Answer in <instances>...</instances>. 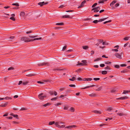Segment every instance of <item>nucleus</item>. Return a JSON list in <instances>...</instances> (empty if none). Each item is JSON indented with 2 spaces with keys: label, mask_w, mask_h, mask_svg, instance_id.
<instances>
[{
  "label": "nucleus",
  "mask_w": 130,
  "mask_h": 130,
  "mask_svg": "<svg viewBox=\"0 0 130 130\" xmlns=\"http://www.w3.org/2000/svg\"><path fill=\"white\" fill-rule=\"evenodd\" d=\"M128 98L127 97L125 96L124 97H121V98H118L117 99L118 100H124L125 99H126Z\"/></svg>",
  "instance_id": "obj_6"
},
{
  "label": "nucleus",
  "mask_w": 130,
  "mask_h": 130,
  "mask_svg": "<svg viewBox=\"0 0 130 130\" xmlns=\"http://www.w3.org/2000/svg\"><path fill=\"white\" fill-rule=\"evenodd\" d=\"M63 24L62 23H57L56 24V25H63Z\"/></svg>",
  "instance_id": "obj_29"
},
{
  "label": "nucleus",
  "mask_w": 130,
  "mask_h": 130,
  "mask_svg": "<svg viewBox=\"0 0 130 130\" xmlns=\"http://www.w3.org/2000/svg\"><path fill=\"white\" fill-rule=\"evenodd\" d=\"M115 55L118 58H121V56L119 53H116Z\"/></svg>",
  "instance_id": "obj_5"
},
{
  "label": "nucleus",
  "mask_w": 130,
  "mask_h": 130,
  "mask_svg": "<svg viewBox=\"0 0 130 130\" xmlns=\"http://www.w3.org/2000/svg\"><path fill=\"white\" fill-rule=\"evenodd\" d=\"M35 75L34 74H29L26 75V76L28 77H31Z\"/></svg>",
  "instance_id": "obj_14"
},
{
  "label": "nucleus",
  "mask_w": 130,
  "mask_h": 130,
  "mask_svg": "<svg viewBox=\"0 0 130 130\" xmlns=\"http://www.w3.org/2000/svg\"><path fill=\"white\" fill-rule=\"evenodd\" d=\"M88 47L87 46H83V48L85 50H86L87 48H88Z\"/></svg>",
  "instance_id": "obj_32"
},
{
  "label": "nucleus",
  "mask_w": 130,
  "mask_h": 130,
  "mask_svg": "<svg viewBox=\"0 0 130 130\" xmlns=\"http://www.w3.org/2000/svg\"><path fill=\"white\" fill-rule=\"evenodd\" d=\"M113 109V108L111 107H108L107 109V110L108 111H111Z\"/></svg>",
  "instance_id": "obj_25"
},
{
  "label": "nucleus",
  "mask_w": 130,
  "mask_h": 130,
  "mask_svg": "<svg viewBox=\"0 0 130 130\" xmlns=\"http://www.w3.org/2000/svg\"><path fill=\"white\" fill-rule=\"evenodd\" d=\"M64 7V6L63 5H61V6H60L59 8H63V7Z\"/></svg>",
  "instance_id": "obj_57"
},
{
  "label": "nucleus",
  "mask_w": 130,
  "mask_h": 130,
  "mask_svg": "<svg viewBox=\"0 0 130 130\" xmlns=\"http://www.w3.org/2000/svg\"><path fill=\"white\" fill-rule=\"evenodd\" d=\"M89 95L92 97H93L96 96V95L94 93H92L89 94Z\"/></svg>",
  "instance_id": "obj_10"
},
{
  "label": "nucleus",
  "mask_w": 130,
  "mask_h": 130,
  "mask_svg": "<svg viewBox=\"0 0 130 130\" xmlns=\"http://www.w3.org/2000/svg\"><path fill=\"white\" fill-rule=\"evenodd\" d=\"M63 18H70V16L69 15H64L62 16Z\"/></svg>",
  "instance_id": "obj_22"
},
{
  "label": "nucleus",
  "mask_w": 130,
  "mask_h": 130,
  "mask_svg": "<svg viewBox=\"0 0 130 130\" xmlns=\"http://www.w3.org/2000/svg\"><path fill=\"white\" fill-rule=\"evenodd\" d=\"M100 79V78H94L93 80H99Z\"/></svg>",
  "instance_id": "obj_46"
},
{
  "label": "nucleus",
  "mask_w": 130,
  "mask_h": 130,
  "mask_svg": "<svg viewBox=\"0 0 130 130\" xmlns=\"http://www.w3.org/2000/svg\"><path fill=\"white\" fill-rule=\"evenodd\" d=\"M12 5L17 6H19V4L17 3H13L12 4Z\"/></svg>",
  "instance_id": "obj_33"
},
{
  "label": "nucleus",
  "mask_w": 130,
  "mask_h": 130,
  "mask_svg": "<svg viewBox=\"0 0 130 130\" xmlns=\"http://www.w3.org/2000/svg\"><path fill=\"white\" fill-rule=\"evenodd\" d=\"M98 22V20H95L93 21V22L95 24H97Z\"/></svg>",
  "instance_id": "obj_34"
},
{
  "label": "nucleus",
  "mask_w": 130,
  "mask_h": 130,
  "mask_svg": "<svg viewBox=\"0 0 130 130\" xmlns=\"http://www.w3.org/2000/svg\"><path fill=\"white\" fill-rule=\"evenodd\" d=\"M66 47H67L66 45L65 46H64L62 48V51H64L66 49Z\"/></svg>",
  "instance_id": "obj_52"
},
{
  "label": "nucleus",
  "mask_w": 130,
  "mask_h": 130,
  "mask_svg": "<svg viewBox=\"0 0 130 130\" xmlns=\"http://www.w3.org/2000/svg\"><path fill=\"white\" fill-rule=\"evenodd\" d=\"M28 82L27 81L23 82V85H26L28 84Z\"/></svg>",
  "instance_id": "obj_16"
},
{
  "label": "nucleus",
  "mask_w": 130,
  "mask_h": 130,
  "mask_svg": "<svg viewBox=\"0 0 130 130\" xmlns=\"http://www.w3.org/2000/svg\"><path fill=\"white\" fill-rule=\"evenodd\" d=\"M7 104V103H6L4 104H2L0 105V106L1 107H5L6 106V105Z\"/></svg>",
  "instance_id": "obj_15"
},
{
  "label": "nucleus",
  "mask_w": 130,
  "mask_h": 130,
  "mask_svg": "<svg viewBox=\"0 0 130 130\" xmlns=\"http://www.w3.org/2000/svg\"><path fill=\"white\" fill-rule=\"evenodd\" d=\"M107 72L106 71H102V73L103 74H107Z\"/></svg>",
  "instance_id": "obj_23"
},
{
  "label": "nucleus",
  "mask_w": 130,
  "mask_h": 130,
  "mask_svg": "<svg viewBox=\"0 0 130 130\" xmlns=\"http://www.w3.org/2000/svg\"><path fill=\"white\" fill-rule=\"evenodd\" d=\"M129 43H127L126 44H125L124 45V47H125Z\"/></svg>",
  "instance_id": "obj_61"
},
{
  "label": "nucleus",
  "mask_w": 130,
  "mask_h": 130,
  "mask_svg": "<svg viewBox=\"0 0 130 130\" xmlns=\"http://www.w3.org/2000/svg\"><path fill=\"white\" fill-rule=\"evenodd\" d=\"M55 123V122L54 121L50 122L48 124L49 125H51Z\"/></svg>",
  "instance_id": "obj_21"
},
{
  "label": "nucleus",
  "mask_w": 130,
  "mask_h": 130,
  "mask_svg": "<svg viewBox=\"0 0 130 130\" xmlns=\"http://www.w3.org/2000/svg\"><path fill=\"white\" fill-rule=\"evenodd\" d=\"M27 110V109L25 108H21V109L20 110Z\"/></svg>",
  "instance_id": "obj_50"
},
{
  "label": "nucleus",
  "mask_w": 130,
  "mask_h": 130,
  "mask_svg": "<svg viewBox=\"0 0 130 130\" xmlns=\"http://www.w3.org/2000/svg\"><path fill=\"white\" fill-rule=\"evenodd\" d=\"M21 40L24 41V42H29L30 41V40L26 37H23L21 38Z\"/></svg>",
  "instance_id": "obj_1"
},
{
  "label": "nucleus",
  "mask_w": 130,
  "mask_h": 130,
  "mask_svg": "<svg viewBox=\"0 0 130 130\" xmlns=\"http://www.w3.org/2000/svg\"><path fill=\"white\" fill-rule=\"evenodd\" d=\"M86 2V1L85 0L78 7V8H80L83 7L84 6V4Z\"/></svg>",
  "instance_id": "obj_4"
},
{
  "label": "nucleus",
  "mask_w": 130,
  "mask_h": 130,
  "mask_svg": "<svg viewBox=\"0 0 130 130\" xmlns=\"http://www.w3.org/2000/svg\"><path fill=\"white\" fill-rule=\"evenodd\" d=\"M111 63V62H108V61H106V62H105V64H110Z\"/></svg>",
  "instance_id": "obj_54"
},
{
  "label": "nucleus",
  "mask_w": 130,
  "mask_h": 130,
  "mask_svg": "<svg viewBox=\"0 0 130 130\" xmlns=\"http://www.w3.org/2000/svg\"><path fill=\"white\" fill-rule=\"evenodd\" d=\"M100 66L101 67H103L105 66V65L104 64H100Z\"/></svg>",
  "instance_id": "obj_53"
},
{
  "label": "nucleus",
  "mask_w": 130,
  "mask_h": 130,
  "mask_svg": "<svg viewBox=\"0 0 130 130\" xmlns=\"http://www.w3.org/2000/svg\"><path fill=\"white\" fill-rule=\"evenodd\" d=\"M103 42V40H99V42L100 43H101Z\"/></svg>",
  "instance_id": "obj_63"
},
{
  "label": "nucleus",
  "mask_w": 130,
  "mask_h": 130,
  "mask_svg": "<svg viewBox=\"0 0 130 130\" xmlns=\"http://www.w3.org/2000/svg\"><path fill=\"white\" fill-rule=\"evenodd\" d=\"M93 112L95 113H97L98 114H100L101 113V112L100 111H98L96 110H94L93 111Z\"/></svg>",
  "instance_id": "obj_19"
},
{
  "label": "nucleus",
  "mask_w": 130,
  "mask_h": 130,
  "mask_svg": "<svg viewBox=\"0 0 130 130\" xmlns=\"http://www.w3.org/2000/svg\"><path fill=\"white\" fill-rule=\"evenodd\" d=\"M47 4V3H45L44 2H40L38 3V4L39 5H40V6H42L44 5Z\"/></svg>",
  "instance_id": "obj_3"
},
{
  "label": "nucleus",
  "mask_w": 130,
  "mask_h": 130,
  "mask_svg": "<svg viewBox=\"0 0 130 130\" xmlns=\"http://www.w3.org/2000/svg\"><path fill=\"white\" fill-rule=\"evenodd\" d=\"M112 50L113 51H114L115 52H118V50L117 49H112Z\"/></svg>",
  "instance_id": "obj_55"
},
{
  "label": "nucleus",
  "mask_w": 130,
  "mask_h": 130,
  "mask_svg": "<svg viewBox=\"0 0 130 130\" xmlns=\"http://www.w3.org/2000/svg\"><path fill=\"white\" fill-rule=\"evenodd\" d=\"M54 94L55 95H57V93L55 91H54Z\"/></svg>",
  "instance_id": "obj_59"
},
{
  "label": "nucleus",
  "mask_w": 130,
  "mask_h": 130,
  "mask_svg": "<svg viewBox=\"0 0 130 130\" xmlns=\"http://www.w3.org/2000/svg\"><path fill=\"white\" fill-rule=\"evenodd\" d=\"M99 11V10L98 9H95L94 12H98Z\"/></svg>",
  "instance_id": "obj_62"
},
{
  "label": "nucleus",
  "mask_w": 130,
  "mask_h": 130,
  "mask_svg": "<svg viewBox=\"0 0 130 130\" xmlns=\"http://www.w3.org/2000/svg\"><path fill=\"white\" fill-rule=\"evenodd\" d=\"M41 39V38H35L33 39H30V41H35L37 40H40Z\"/></svg>",
  "instance_id": "obj_8"
},
{
  "label": "nucleus",
  "mask_w": 130,
  "mask_h": 130,
  "mask_svg": "<svg viewBox=\"0 0 130 130\" xmlns=\"http://www.w3.org/2000/svg\"><path fill=\"white\" fill-rule=\"evenodd\" d=\"M25 13L24 12H22L20 14V15L21 16H23L25 15Z\"/></svg>",
  "instance_id": "obj_31"
},
{
  "label": "nucleus",
  "mask_w": 130,
  "mask_h": 130,
  "mask_svg": "<svg viewBox=\"0 0 130 130\" xmlns=\"http://www.w3.org/2000/svg\"><path fill=\"white\" fill-rule=\"evenodd\" d=\"M117 1L116 0L113 1L110 4V6H113L115 3H116Z\"/></svg>",
  "instance_id": "obj_9"
},
{
  "label": "nucleus",
  "mask_w": 130,
  "mask_h": 130,
  "mask_svg": "<svg viewBox=\"0 0 130 130\" xmlns=\"http://www.w3.org/2000/svg\"><path fill=\"white\" fill-rule=\"evenodd\" d=\"M57 99V97L51 99V100L52 101H55Z\"/></svg>",
  "instance_id": "obj_37"
},
{
  "label": "nucleus",
  "mask_w": 130,
  "mask_h": 130,
  "mask_svg": "<svg viewBox=\"0 0 130 130\" xmlns=\"http://www.w3.org/2000/svg\"><path fill=\"white\" fill-rule=\"evenodd\" d=\"M95 86V85H91V86H87V87H85L84 88H82V89H86V88H89V87H94Z\"/></svg>",
  "instance_id": "obj_24"
},
{
  "label": "nucleus",
  "mask_w": 130,
  "mask_h": 130,
  "mask_svg": "<svg viewBox=\"0 0 130 130\" xmlns=\"http://www.w3.org/2000/svg\"><path fill=\"white\" fill-rule=\"evenodd\" d=\"M92 80V79L91 78H84L83 80L84 81H90L91 80Z\"/></svg>",
  "instance_id": "obj_11"
},
{
  "label": "nucleus",
  "mask_w": 130,
  "mask_h": 130,
  "mask_svg": "<svg viewBox=\"0 0 130 130\" xmlns=\"http://www.w3.org/2000/svg\"><path fill=\"white\" fill-rule=\"evenodd\" d=\"M55 124L57 126H59V125L58 124L59 123V122H57L56 123H55Z\"/></svg>",
  "instance_id": "obj_38"
},
{
  "label": "nucleus",
  "mask_w": 130,
  "mask_h": 130,
  "mask_svg": "<svg viewBox=\"0 0 130 130\" xmlns=\"http://www.w3.org/2000/svg\"><path fill=\"white\" fill-rule=\"evenodd\" d=\"M75 77H73L72 78H69V80L71 81H73L75 79Z\"/></svg>",
  "instance_id": "obj_17"
},
{
  "label": "nucleus",
  "mask_w": 130,
  "mask_h": 130,
  "mask_svg": "<svg viewBox=\"0 0 130 130\" xmlns=\"http://www.w3.org/2000/svg\"><path fill=\"white\" fill-rule=\"evenodd\" d=\"M129 38V37H126L124 38V39L125 40H128Z\"/></svg>",
  "instance_id": "obj_40"
},
{
  "label": "nucleus",
  "mask_w": 130,
  "mask_h": 130,
  "mask_svg": "<svg viewBox=\"0 0 130 130\" xmlns=\"http://www.w3.org/2000/svg\"><path fill=\"white\" fill-rule=\"evenodd\" d=\"M111 21V20H110L108 21H106V22H105L103 23V24H106L108 23H109Z\"/></svg>",
  "instance_id": "obj_30"
},
{
  "label": "nucleus",
  "mask_w": 130,
  "mask_h": 130,
  "mask_svg": "<svg viewBox=\"0 0 130 130\" xmlns=\"http://www.w3.org/2000/svg\"><path fill=\"white\" fill-rule=\"evenodd\" d=\"M130 92V91H127V90H124V91L123 92V94H125L128 92Z\"/></svg>",
  "instance_id": "obj_28"
},
{
  "label": "nucleus",
  "mask_w": 130,
  "mask_h": 130,
  "mask_svg": "<svg viewBox=\"0 0 130 130\" xmlns=\"http://www.w3.org/2000/svg\"><path fill=\"white\" fill-rule=\"evenodd\" d=\"M13 69H14V68L12 67H11L10 68H8V70H13Z\"/></svg>",
  "instance_id": "obj_45"
},
{
  "label": "nucleus",
  "mask_w": 130,
  "mask_h": 130,
  "mask_svg": "<svg viewBox=\"0 0 130 130\" xmlns=\"http://www.w3.org/2000/svg\"><path fill=\"white\" fill-rule=\"evenodd\" d=\"M99 3H103L104 2L102 0H100L99 1Z\"/></svg>",
  "instance_id": "obj_47"
},
{
  "label": "nucleus",
  "mask_w": 130,
  "mask_h": 130,
  "mask_svg": "<svg viewBox=\"0 0 130 130\" xmlns=\"http://www.w3.org/2000/svg\"><path fill=\"white\" fill-rule=\"evenodd\" d=\"M97 3H94L92 6V8H93L95 6H96L97 5Z\"/></svg>",
  "instance_id": "obj_42"
},
{
  "label": "nucleus",
  "mask_w": 130,
  "mask_h": 130,
  "mask_svg": "<svg viewBox=\"0 0 130 130\" xmlns=\"http://www.w3.org/2000/svg\"><path fill=\"white\" fill-rule=\"evenodd\" d=\"M43 93H41L38 95V97L41 100H43L44 98L46 97L45 96L43 95Z\"/></svg>",
  "instance_id": "obj_2"
},
{
  "label": "nucleus",
  "mask_w": 130,
  "mask_h": 130,
  "mask_svg": "<svg viewBox=\"0 0 130 130\" xmlns=\"http://www.w3.org/2000/svg\"><path fill=\"white\" fill-rule=\"evenodd\" d=\"M70 110L73 112L74 111V109L72 107L70 108Z\"/></svg>",
  "instance_id": "obj_27"
},
{
  "label": "nucleus",
  "mask_w": 130,
  "mask_h": 130,
  "mask_svg": "<svg viewBox=\"0 0 130 130\" xmlns=\"http://www.w3.org/2000/svg\"><path fill=\"white\" fill-rule=\"evenodd\" d=\"M76 127V126L75 125H73L72 126H68V128L71 129L73 127Z\"/></svg>",
  "instance_id": "obj_20"
},
{
  "label": "nucleus",
  "mask_w": 130,
  "mask_h": 130,
  "mask_svg": "<svg viewBox=\"0 0 130 130\" xmlns=\"http://www.w3.org/2000/svg\"><path fill=\"white\" fill-rule=\"evenodd\" d=\"M119 5V3H117L115 5V6L116 7H117Z\"/></svg>",
  "instance_id": "obj_64"
},
{
  "label": "nucleus",
  "mask_w": 130,
  "mask_h": 130,
  "mask_svg": "<svg viewBox=\"0 0 130 130\" xmlns=\"http://www.w3.org/2000/svg\"><path fill=\"white\" fill-rule=\"evenodd\" d=\"M53 91H50L49 93L51 95H53L54 94Z\"/></svg>",
  "instance_id": "obj_26"
},
{
  "label": "nucleus",
  "mask_w": 130,
  "mask_h": 130,
  "mask_svg": "<svg viewBox=\"0 0 130 130\" xmlns=\"http://www.w3.org/2000/svg\"><path fill=\"white\" fill-rule=\"evenodd\" d=\"M4 100H9V99H11V98H9L8 97H5V98H4Z\"/></svg>",
  "instance_id": "obj_35"
},
{
  "label": "nucleus",
  "mask_w": 130,
  "mask_h": 130,
  "mask_svg": "<svg viewBox=\"0 0 130 130\" xmlns=\"http://www.w3.org/2000/svg\"><path fill=\"white\" fill-rule=\"evenodd\" d=\"M61 105V103H57L56 104H55V105L56 106H58L59 105Z\"/></svg>",
  "instance_id": "obj_48"
},
{
  "label": "nucleus",
  "mask_w": 130,
  "mask_h": 130,
  "mask_svg": "<svg viewBox=\"0 0 130 130\" xmlns=\"http://www.w3.org/2000/svg\"><path fill=\"white\" fill-rule=\"evenodd\" d=\"M102 89V87H100L98 88L96 90V91H99L101 90Z\"/></svg>",
  "instance_id": "obj_36"
},
{
  "label": "nucleus",
  "mask_w": 130,
  "mask_h": 130,
  "mask_svg": "<svg viewBox=\"0 0 130 130\" xmlns=\"http://www.w3.org/2000/svg\"><path fill=\"white\" fill-rule=\"evenodd\" d=\"M45 65V66H48V63H43L41 64H38V65L39 66H41L42 65Z\"/></svg>",
  "instance_id": "obj_7"
},
{
  "label": "nucleus",
  "mask_w": 130,
  "mask_h": 130,
  "mask_svg": "<svg viewBox=\"0 0 130 130\" xmlns=\"http://www.w3.org/2000/svg\"><path fill=\"white\" fill-rule=\"evenodd\" d=\"M69 86L71 87H75L74 85H69Z\"/></svg>",
  "instance_id": "obj_44"
},
{
  "label": "nucleus",
  "mask_w": 130,
  "mask_h": 130,
  "mask_svg": "<svg viewBox=\"0 0 130 130\" xmlns=\"http://www.w3.org/2000/svg\"><path fill=\"white\" fill-rule=\"evenodd\" d=\"M81 62L83 63L84 64V66L86 65L85 64L87 63V61L86 60H82Z\"/></svg>",
  "instance_id": "obj_18"
},
{
  "label": "nucleus",
  "mask_w": 130,
  "mask_h": 130,
  "mask_svg": "<svg viewBox=\"0 0 130 130\" xmlns=\"http://www.w3.org/2000/svg\"><path fill=\"white\" fill-rule=\"evenodd\" d=\"M117 114L119 115L120 116H124V114L122 113H118Z\"/></svg>",
  "instance_id": "obj_41"
},
{
  "label": "nucleus",
  "mask_w": 130,
  "mask_h": 130,
  "mask_svg": "<svg viewBox=\"0 0 130 130\" xmlns=\"http://www.w3.org/2000/svg\"><path fill=\"white\" fill-rule=\"evenodd\" d=\"M68 107L67 106H64V110H67V109H68Z\"/></svg>",
  "instance_id": "obj_51"
},
{
  "label": "nucleus",
  "mask_w": 130,
  "mask_h": 130,
  "mask_svg": "<svg viewBox=\"0 0 130 130\" xmlns=\"http://www.w3.org/2000/svg\"><path fill=\"white\" fill-rule=\"evenodd\" d=\"M115 67L117 68H119V66L116 65L115 66Z\"/></svg>",
  "instance_id": "obj_56"
},
{
  "label": "nucleus",
  "mask_w": 130,
  "mask_h": 130,
  "mask_svg": "<svg viewBox=\"0 0 130 130\" xmlns=\"http://www.w3.org/2000/svg\"><path fill=\"white\" fill-rule=\"evenodd\" d=\"M104 69L106 70H110V68L108 66H107V67H105L104 68Z\"/></svg>",
  "instance_id": "obj_39"
},
{
  "label": "nucleus",
  "mask_w": 130,
  "mask_h": 130,
  "mask_svg": "<svg viewBox=\"0 0 130 130\" xmlns=\"http://www.w3.org/2000/svg\"><path fill=\"white\" fill-rule=\"evenodd\" d=\"M23 82L22 81H20L19 82V83L18 84L19 85H20L22 83H23Z\"/></svg>",
  "instance_id": "obj_60"
},
{
  "label": "nucleus",
  "mask_w": 130,
  "mask_h": 130,
  "mask_svg": "<svg viewBox=\"0 0 130 130\" xmlns=\"http://www.w3.org/2000/svg\"><path fill=\"white\" fill-rule=\"evenodd\" d=\"M29 37L30 38H34L36 37V36H29Z\"/></svg>",
  "instance_id": "obj_58"
},
{
  "label": "nucleus",
  "mask_w": 130,
  "mask_h": 130,
  "mask_svg": "<svg viewBox=\"0 0 130 130\" xmlns=\"http://www.w3.org/2000/svg\"><path fill=\"white\" fill-rule=\"evenodd\" d=\"M77 65H80L82 66H84V64L82 63H79V61L78 62V64H77Z\"/></svg>",
  "instance_id": "obj_12"
},
{
  "label": "nucleus",
  "mask_w": 130,
  "mask_h": 130,
  "mask_svg": "<svg viewBox=\"0 0 130 130\" xmlns=\"http://www.w3.org/2000/svg\"><path fill=\"white\" fill-rule=\"evenodd\" d=\"M50 104L49 103H47L46 104H44L43 105L44 107H46V106H48Z\"/></svg>",
  "instance_id": "obj_43"
},
{
  "label": "nucleus",
  "mask_w": 130,
  "mask_h": 130,
  "mask_svg": "<svg viewBox=\"0 0 130 130\" xmlns=\"http://www.w3.org/2000/svg\"><path fill=\"white\" fill-rule=\"evenodd\" d=\"M10 19L12 20L13 21H14L15 20V18L13 17H11L10 18Z\"/></svg>",
  "instance_id": "obj_49"
},
{
  "label": "nucleus",
  "mask_w": 130,
  "mask_h": 130,
  "mask_svg": "<svg viewBox=\"0 0 130 130\" xmlns=\"http://www.w3.org/2000/svg\"><path fill=\"white\" fill-rule=\"evenodd\" d=\"M107 18H103L102 19H99V20H98V22H101L103 21H104Z\"/></svg>",
  "instance_id": "obj_13"
}]
</instances>
